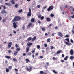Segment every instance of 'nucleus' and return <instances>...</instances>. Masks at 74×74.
<instances>
[{"label": "nucleus", "instance_id": "1", "mask_svg": "<svg viewBox=\"0 0 74 74\" xmlns=\"http://www.w3.org/2000/svg\"><path fill=\"white\" fill-rule=\"evenodd\" d=\"M33 45V43H30L28 42L27 44V48H26V52H28L29 50L30 49V47H31V45Z\"/></svg>", "mask_w": 74, "mask_h": 74}, {"label": "nucleus", "instance_id": "2", "mask_svg": "<svg viewBox=\"0 0 74 74\" xmlns=\"http://www.w3.org/2000/svg\"><path fill=\"white\" fill-rule=\"evenodd\" d=\"M21 19V17L19 16H15L14 18L12 21V22H15V21H19L20 19Z\"/></svg>", "mask_w": 74, "mask_h": 74}, {"label": "nucleus", "instance_id": "3", "mask_svg": "<svg viewBox=\"0 0 74 74\" xmlns=\"http://www.w3.org/2000/svg\"><path fill=\"white\" fill-rule=\"evenodd\" d=\"M53 6H51L49 7V8L47 9V10L48 11H50L51 10H52L53 8Z\"/></svg>", "mask_w": 74, "mask_h": 74}, {"label": "nucleus", "instance_id": "4", "mask_svg": "<svg viewBox=\"0 0 74 74\" xmlns=\"http://www.w3.org/2000/svg\"><path fill=\"white\" fill-rule=\"evenodd\" d=\"M26 70L27 71H28L30 72V71L32 70V67L31 66H30L29 67V68H27Z\"/></svg>", "mask_w": 74, "mask_h": 74}, {"label": "nucleus", "instance_id": "5", "mask_svg": "<svg viewBox=\"0 0 74 74\" xmlns=\"http://www.w3.org/2000/svg\"><path fill=\"white\" fill-rule=\"evenodd\" d=\"M70 54L71 55H74V50L73 49H71L70 50Z\"/></svg>", "mask_w": 74, "mask_h": 74}, {"label": "nucleus", "instance_id": "6", "mask_svg": "<svg viewBox=\"0 0 74 74\" xmlns=\"http://www.w3.org/2000/svg\"><path fill=\"white\" fill-rule=\"evenodd\" d=\"M13 24L14 28H16L17 27V25L16 24V23L15 22H14Z\"/></svg>", "mask_w": 74, "mask_h": 74}, {"label": "nucleus", "instance_id": "7", "mask_svg": "<svg viewBox=\"0 0 74 74\" xmlns=\"http://www.w3.org/2000/svg\"><path fill=\"white\" fill-rule=\"evenodd\" d=\"M12 42H10L8 44V48H10L11 47V45H12Z\"/></svg>", "mask_w": 74, "mask_h": 74}, {"label": "nucleus", "instance_id": "8", "mask_svg": "<svg viewBox=\"0 0 74 74\" xmlns=\"http://www.w3.org/2000/svg\"><path fill=\"white\" fill-rule=\"evenodd\" d=\"M58 34L59 36H60V37H63V34L61 33L60 32H58Z\"/></svg>", "mask_w": 74, "mask_h": 74}, {"label": "nucleus", "instance_id": "9", "mask_svg": "<svg viewBox=\"0 0 74 74\" xmlns=\"http://www.w3.org/2000/svg\"><path fill=\"white\" fill-rule=\"evenodd\" d=\"M1 14H6L7 13V12L5 11L4 10H3L1 12Z\"/></svg>", "mask_w": 74, "mask_h": 74}, {"label": "nucleus", "instance_id": "10", "mask_svg": "<svg viewBox=\"0 0 74 74\" xmlns=\"http://www.w3.org/2000/svg\"><path fill=\"white\" fill-rule=\"evenodd\" d=\"M32 25V23H29L27 27V28H30Z\"/></svg>", "mask_w": 74, "mask_h": 74}, {"label": "nucleus", "instance_id": "11", "mask_svg": "<svg viewBox=\"0 0 74 74\" xmlns=\"http://www.w3.org/2000/svg\"><path fill=\"white\" fill-rule=\"evenodd\" d=\"M5 5H7L8 6H11V5H11V4L9 3H5Z\"/></svg>", "mask_w": 74, "mask_h": 74}, {"label": "nucleus", "instance_id": "12", "mask_svg": "<svg viewBox=\"0 0 74 74\" xmlns=\"http://www.w3.org/2000/svg\"><path fill=\"white\" fill-rule=\"evenodd\" d=\"M36 39V37L34 36L32 39V41H35Z\"/></svg>", "mask_w": 74, "mask_h": 74}, {"label": "nucleus", "instance_id": "13", "mask_svg": "<svg viewBox=\"0 0 74 74\" xmlns=\"http://www.w3.org/2000/svg\"><path fill=\"white\" fill-rule=\"evenodd\" d=\"M25 60L26 61V63H28V62L29 63H30V60L28 59H25Z\"/></svg>", "mask_w": 74, "mask_h": 74}, {"label": "nucleus", "instance_id": "14", "mask_svg": "<svg viewBox=\"0 0 74 74\" xmlns=\"http://www.w3.org/2000/svg\"><path fill=\"white\" fill-rule=\"evenodd\" d=\"M31 40H32V37H29L27 39V41H31Z\"/></svg>", "mask_w": 74, "mask_h": 74}, {"label": "nucleus", "instance_id": "15", "mask_svg": "<svg viewBox=\"0 0 74 74\" xmlns=\"http://www.w3.org/2000/svg\"><path fill=\"white\" fill-rule=\"evenodd\" d=\"M64 43H65V44H66L67 45H69V46L70 45V43H69L67 42H66V41H64Z\"/></svg>", "mask_w": 74, "mask_h": 74}, {"label": "nucleus", "instance_id": "16", "mask_svg": "<svg viewBox=\"0 0 74 74\" xmlns=\"http://www.w3.org/2000/svg\"><path fill=\"white\" fill-rule=\"evenodd\" d=\"M46 19L48 22H50V21H51V19H50V18L49 17L47 18Z\"/></svg>", "mask_w": 74, "mask_h": 74}, {"label": "nucleus", "instance_id": "17", "mask_svg": "<svg viewBox=\"0 0 74 74\" xmlns=\"http://www.w3.org/2000/svg\"><path fill=\"white\" fill-rule=\"evenodd\" d=\"M27 15L28 16L30 17V16H31V15H32V14L31 13L28 12L27 14Z\"/></svg>", "mask_w": 74, "mask_h": 74}, {"label": "nucleus", "instance_id": "18", "mask_svg": "<svg viewBox=\"0 0 74 74\" xmlns=\"http://www.w3.org/2000/svg\"><path fill=\"white\" fill-rule=\"evenodd\" d=\"M62 52V50H60L57 51V52L56 53L57 54H59Z\"/></svg>", "mask_w": 74, "mask_h": 74}, {"label": "nucleus", "instance_id": "19", "mask_svg": "<svg viewBox=\"0 0 74 74\" xmlns=\"http://www.w3.org/2000/svg\"><path fill=\"white\" fill-rule=\"evenodd\" d=\"M34 18H32L31 20V22H34Z\"/></svg>", "mask_w": 74, "mask_h": 74}, {"label": "nucleus", "instance_id": "20", "mask_svg": "<svg viewBox=\"0 0 74 74\" xmlns=\"http://www.w3.org/2000/svg\"><path fill=\"white\" fill-rule=\"evenodd\" d=\"M5 58L7 59H10L11 57L9 56H5Z\"/></svg>", "mask_w": 74, "mask_h": 74}, {"label": "nucleus", "instance_id": "21", "mask_svg": "<svg viewBox=\"0 0 74 74\" xmlns=\"http://www.w3.org/2000/svg\"><path fill=\"white\" fill-rule=\"evenodd\" d=\"M74 58V57L73 56H70V59H71V60H72V59H73Z\"/></svg>", "mask_w": 74, "mask_h": 74}, {"label": "nucleus", "instance_id": "22", "mask_svg": "<svg viewBox=\"0 0 74 74\" xmlns=\"http://www.w3.org/2000/svg\"><path fill=\"white\" fill-rule=\"evenodd\" d=\"M18 52L16 51L15 53H14V55H15V56H16V55H17L18 54Z\"/></svg>", "mask_w": 74, "mask_h": 74}, {"label": "nucleus", "instance_id": "23", "mask_svg": "<svg viewBox=\"0 0 74 74\" xmlns=\"http://www.w3.org/2000/svg\"><path fill=\"white\" fill-rule=\"evenodd\" d=\"M67 58H68V56H67L64 58V60H67Z\"/></svg>", "mask_w": 74, "mask_h": 74}, {"label": "nucleus", "instance_id": "24", "mask_svg": "<svg viewBox=\"0 0 74 74\" xmlns=\"http://www.w3.org/2000/svg\"><path fill=\"white\" fill-rule=\"evenodd\" d=\"M41 29L42 31H45V28L44 27H41Z\"/></svg>", "mask_w": 74, "mask_h": 74}, {"label": "nucleus", "instance_id": "25", "mask_svg": "<svg viewBox=\"0 0 74 74\" xmlns=\"http://www.w3.org/2000/svg\"><path fill=\"white\" fill-rule=\"evenodd\" d=\"M51 39L50 38H49V39H47V42H50V39Z\"/></svg>", "mask_w": 74, "mask_h": 74}, {"label": "nucleus", "instance_id": "26", "mask_svg": "<svg viewBox=\"0 0 74 74\" xmlns=\"http://www.w3.org/2000/svg\"><path fill=\"white\" fill-rule=\"evenodd\" d=\"M14 7H15L16 8H18V4H15V5Z\"/></svg>", "mask_w": 74, "mask_h": 74}, {"label": "nucleus", "instance_id": "27", "mask_svg": "<svg viewBox=\"0 0 74 74\" xmlns=\"http://www.w3.org/2000/svg\"><path fill=\"white\" fill-rule=\"evenodd\" d=\"M13 60L14 62H16L17 61V59L15 58H13Z\"/></svg>", "mask_w": 74, "mask_h": 74}, {"label": "nucleus", "instance_id": "28", "mask_svg": "<svg viewBox=\"0 0 74 74\" xmlns=\"http://www.w3.org/2000/svg\"><path fill=\"white\" fill-rule=\"evenodd\" d=\"M37 48L38 49H40V45H38L37 46Z\"/></svg>", "mask_w": 74, "mask_h": 74}, {"label": "nucleus", "instance_id": "29", "mask_svg": "<svg viewBox=\"0 0 74 74\" xmlns=\"http://www.w3.org/2000/svg\"><path fill=\"white\" fill-rule=\"evenodd\" d=\"M15 46L16 48H18L19 47V45H18V44H16Z\"/></svg>", "mask_w": 74, "mask_h": 74}, {"label": "nucleus", "instance_id": "30", "mask_svg": "<svg viewBox=\"0 0 74 74\" xmlns=\"http://www.w3.org/2000/svg\"><path fill=\"white\" fill-rule=\"evenodd\" d=\"M22 12V9H20L18 11V12L21 13Z\"/></svg>", "mask_w": 74, "mask_h": 74}, {"label": "nucleus", "instance_id": "31", "mask_svg": "<svg viewBox=\"0 0 74 74\" xmlns=\"http://www.w3.org/2000/svg\"><path fill=\"white\" fill-rule=\"evenodd\" d=\"M65 40H66L68 42H70V41L69 40V39L67 38L65 39Z\"/></svg>", "mask_w": 74, "mask_h": 74}, {"label": "nucleus", "instance_id": "32", "mask_svg": "<svg viewBox=\"0 0 74 74\" xmlns=\"http://www.w3.org/2000/svg\"><path fill=\"white\" fill-rule=\"evenodd\" d=\"M32 55V53L31 52H29L28 53V55L30 56Z\"/></svg>", "mask_w": 74, "mask_h": 74}, {"label": "nucleus", "instance_id": "33", "mask_svg": "<svg viewBox=\"0 0 74 74\" xmlns=\"http://www.w3.org/2000/svg\"><path fill=\"white\" fill-rule=\"evenodd\" d=\"M44 16H42L40 18V19H41V20H43V19H44Z\"/></svg>", "mask_w": 74, "mask_h": 74}, {"label": "nucleus", "instance_id": "34", "mask_svg": "<svg viewBox=\"0 0 74 74\" xmlns=\"http://www.w3.org/2000/svg\"><path fill=\"white\" fill-rule=\"evenodd\" d=\"M16 51H20V48H17L16 49Z\"/></svg>", "mask_w": 74, "mask_h": 74}, {"label": "nucleus", "instance_id": "35", "mask_svg": "<svg viewBox=\"0 0 74 74\" xmlns=\"http://www.w3.org/2000/svg\"><path fill=\"white\" fill-rule=\"evenodd\" d=\"M52 71H53V72L55 74H57V72H56L55 70H53Z\"/></svg>", "mask_w": 74, "mask_h": 74}, {"label": "nucleus", "instance_id": "36", "mask_svg": "<svg viewBox=\"0 0 74 74\" xmlns=\"http://www.w3.org/2000/svg\"><path fill=\"white\" fill-rule=\"evenodd\" d=\"M54 48H55V47L53 46H51V49H53Z\"/></svg>", "mask_w": 74, "mask_h": 74}, {"label": "nucleus", "instance_id": "37", "mask_svg": "<svg viewBox=\"0 0 74 74\" xmlns=\"http://www.w3.org/2000/svg\"><path fill=\"white\" fill-rule=\"evenodd\" d=\"M51 17H53L55 16L53 14H51L50 15Z\"/></svg>", "mask_w": 74, "mask_h": 74}, {"label": "nucleus", "instance_id": "38", "mask_svg": "<svg viewBox=\"0 0 74 74\" xmlns=\"http://www.w3.org/2000/svg\"><path fill=\"white\" fill-rule=\"evenodd\" d=\"M6 71L7 72H9V69L7 68L6 69Z\"/></svg>", "mask_w": 74, "mask_h": 74}, {"label": "nucleus", "instance_id": "39", "mask_svg": "<svg viewBox=\"0 0 74 74\" xmlns=\"http://www.w3.org/2000/svg\"><path fill=\"white\" fill-rule=\"evenodd\" d=\"M37 7L38 8H40L41 7V5H38L37 6Z\"/></svg>", "mask_w": 74, "mask_h": 74}, {"label": "nucleus", "instance_id": "40", "mask_svg": "<svg viewBox=\"0 0 74 74\" xmlns=\"http://www.w3.org/2000/svg\"><path fill=\"white\" fill-rule=\"evenodd\" d=\"M44 73L43 72V71H41L40 72V73L41 74H44Z\"/></svg>", "mask_w": 74, "mask_h": 74}, {"label": "nucleus", "instance_id": "41", "mask_svg": "<svg viewBox=\"0 0 74 74\" xmlns=\"http://www.w3.org/2000/svg\"><path fill=\"white\" fill-rule=\"evenodd\" d=\"M38 17L39 18H41V15H39L38 16Z\"/></svg>", "mask_w": 74, "mask_h": 74}, {"label": "nucleus", "instance_id": "42", "mask_svg": "<svg viewBox=\"0 0 74 74\" xmlns=\"http://www.w3.org/2000/svg\"><path fill=\"white\" fill-rule=\"evenodd\" d=\"M22 29L23 30H24L25 29V25H23L22 27Z\"/></svg>", "mask_w": 74, "mask_h": 74}, {"label": "nucleus", "instance_id": "43", "mask_svg": "<svg viewBox=\"0 0 74 74\" xmlns=\"http://www.w3.org/2000/svg\"><path fill=\"white\" fill-rule=\"evenodd\" d=\"M44 47H47L48 45H47V44L45 43L44 44Z\"/></svg>", "mask_w": 74, "mask_h": 74}, {"label": "nucleus", "instance_id": "44", "mask_svg": "<svg viewBox=\"0 0 74 74\" xmlns=\"http://www.w3.org/2000/svg\"><path fill=\"white\" fill-rule=\"evenodd\" d=\"M14 70H15V71H16V72H17L18 71V69H17L16 68H15L14 69Z\"/></svg>", "mask_w": 74, "mask_h": 74}, {"label": "nucleus", "instance_id": "45", "mask_svg": "<svg viewBox=\"0 0 74 74\" xmlns=\"http://www.w3.org/2000/svg\"><path fill=\"white\" fill-rule=\"evenodd\" d=\"M72 32L73 34H74V29H73L72 30Z\"/></svg>", "mask_w": 74, "mask_h": 74}, {"label": "nucleus", "instance_id": "46", "mask_svg": "<svg viewBox=\"0 0 74 74\" xmlns=\"http://www.w3.org/2000/svg\"><path fill=\"white\" fill-rule=\"evenodd\" d=\"M53 26V24H50L49 25V27H51V26Z\"/></svg>", "mask_w": 74, "mask_h": 74}, {"label": "nucleus", "instance_id": "47", "mask_svg": "<svg viewBox=\"0 0 74 74\" xmlns=\"http://www.w3.org/2000/svg\"><path fill=\"white\" fill-rule=\"evenodd\" d=\"M65 37H67V38H68L69 37V35H66L65 36Z\"/></svg>", "mask_w": 74, "mask_h": 74}, {"label": "nucleus", "instance_id": "48", "mask_svg": "<svg viewBox=\"0 0 74 74\" xmlns=\"http://www.w3.org/2000/svg\"><path fill=\"white\" fill-rule=\"evenodd\" d=\"M67 7H68V6L67 5H66L65 6H64V8H67Z\"/></svg>", "mask_w": 74, "mask_h": 74}, {"label": "nucleus", "instance_id": "49", "mask_svg": "<svg viewBox=\"0 0 74 74\" xmlns=\"http://www.w3.org/2000/svg\"><path fill=\"white\" fill-rule=\"evenodd\" d=\"M12 34H10L9 35V36H10V37H11V36H12Z\"/></svg>", "mask_w": 74, "mask_h": 74}, {"label": "nucleus", "instance_id": "50", "mask_svg": "<svg viewBox=\"0 0 74 74\" xmlns=\"http://www.w3.org/2000/svg\"><path fill=\"white\" fill-rule=\"evenodd\" d=\"M32 53H34V52H35V50H32Z\"/></svg>", "mask_w": 74, "mask_h": 74}, {"label": "nucleus", "instance_id": "51", "mask_svg": "<svg viewBox=\"0 0 74 74\" xmlns=\"http://www.w3.org/2000/svg\"><path fill=\"white\" fill-rule=\"evenodd\" d=\"M8 53H11V51L10 50H9L8 51Z\"/></svg>", "mask_w": 74, "mask_h": 74}, {"label": "nucleus", "instance_id": "52", "mask_svg": "<svg viewBox=\"0 0 74 74\" xmlns=\"http://www.w3.org/2000/svg\"><path fill=\"white\" fill-rule=\"evenodd\" d=\"M40 59H42L43 58V56H40Z\"/></svg>", "mask_w": 74, "mask_h": 74}, {"label": "nucleus", "instance_id": "53", "mask_svg": "<svg viewBox=\"0 0 74 74\" xmlns=\"http://www.w3.org/2000/svg\"><path fill=\"white\" fill-rule=\"evenodd\" d=\"M70 41L71 42H72V43H73V40L72 39H71Z\"/></svg>", "mask_w": 74, "mask_h": 74}, {"label": "nucleus", "instance_id": "54", "mask_svg": "<svg viewBox=\"0 0 74 74\" xmlns=\"http://www.w3.org/2000/svg\"><path fill=\"white\" fill-rule=\"evenodd\" d=\"M62 58H64V55L63 54H62Z\"/></svg>", "mask_w": 74, "mask_h": 74}, {"label": "nucleus", "instance_id": "55", "mask_svg": "<svg viewBox=\"0 0 74 74\" xmlns=\"http://www.w3.org/2000/svg\"><path fill=\"white\" fill-rule=\"evenodd\" d=\"M38 23H39V24H40L41 23V21H40V20H38Z\"/></svg>", "mask_w": 74, "mask_h": 74}, {"label": "nucleus", "instance_id": "56", "mask_svg": "<svg viewBox=\"0 0 74 74\" xmlns=\"http://www.w3.org/2000/svg\"><path fill=\"white\" fill-rule=\"evenodd\" d=\"M29 12H30V13H31V9L30 8H29Z\"/></svg>", "mask_w": 74, "mask_h": 74}, {"label": "nucleus", "instance_id": "57", "mask_svg": "<svg viewBox=\"0 0 74 74\" xmlns=\"http://www.w3.org/2000/svg\"><path fill=\"white\" fill-rule=\"evenodd\" d=\"M47 8V6H45L43 7V9H45Z\"/></svg>", "mask_w": 74, "mask_h": 74}, {"label": "nucleus", "instance_id": "58", "mask_svg": "<svg viewBox=\"0 0 74 74\" xmlns=\"http://www.w3.org/2000/svg\"><path fill=\"white\" fill-rule=\"evenodd\" d=\"M71 18H73V19H74V15H73V16H71Z\"/></svg>", "mask_w": 74, "mask_h": 74}, {"label": "nucleus", "instance_id": "59", "mask_svg": "<svg viewBox=\"0 0 74 74\" xmlns=\"http://www.w3.org/2000/svg\"><path fill=\"white\" fill-rule=\"evenodd\" d=\"M14 33H15V34L16 33V32L15 31H13Z\"/></svg>", "mask_w": 74, "mask_h": 74}, {"label": "nucleus", "instance_id": "60", "mask_svg": "<svg viewBox=\"0 0 74 74\" xmlns=\"http://www.w3.org/2000/svg\"><path fill=\"white\" fill-rule=\"evenodd\" d=\"M56 59V57H53V60H55Z\"/></svg>", "mask_w": 74, "mask_h": 74}, {"label": "nucleus", "instance_id": "61", "mask_svg": "<svg viewBox=\"0 0 74 74\" xmlns=\"http://www.w3.org/2000/svg\"><path fill=\"white\" fill-rule=\"evenodd\" d=\"M9 69H11V68H12V66H10L9 67Z\"/></svg>", "mask_w": 74, "mask_h": 74}, {"label": "nucleus", "instance_id": "62", "mask_svg": "<svg viewBox=\"0 0 74 74\" xmlns=\"http://www.w3.org/2000/svg\"><path fill=\"white\" fill-rule=\"evenodd\" d=\"M3 7L4 9H6V7L5 6H4Z\"/></svg>", "mask_w": 74, "mask_h": 74}, {"label": "nucleus", "instance_id": "63", "mask_svg": "<svg viewBox=\"0 0 74 74\" xmlns=\"http://www.w3.org/2000/svg\"><path fill=\"white\" fill-rule=\"evenodd\" d=\"M42 53H44V52H45V51H44V50H43L42 51Z\"/></svg>", "mask_w": 74, "mask_h": 74}, {"label": "nucleus", "instance_id": "64", "mask_svg": "<svg viewBox=\"0 0 74 74\" xmlns=\"http://www.w3.org/2000/svg\"><path fill=\"white\" fill-rule=\"evenodd\" d=\"M73 67H74V62L73 63Z\"/></svg>", "mask_w": 74, "mask_h": 74}]
</instances>
